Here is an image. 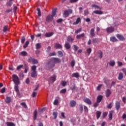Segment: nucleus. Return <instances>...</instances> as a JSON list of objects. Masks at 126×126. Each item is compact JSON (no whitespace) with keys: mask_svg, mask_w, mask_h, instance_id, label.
<instances>
[{"mask_svg":"<svg viewBox=\"0 0 126 126\" xmlns=\"http://www.w3.org/2000/svg\"><path fill=\"white\" fill-rule=\"evenodd\" d=\"M53 17L52 15H49L47 17H46V21H47L48 22H49V21H52V20H53Z\"/></svg>","mask_w":126,"mask_h":126,"instance_id":"obj_12","label":"nucleus"},{"mask_svg":"<svg viewBox=\"0 0 126 126\" xmlns=\"http://www.w3.org/2000/svg\"><path fill=\"white\" fill-rule=\"evenodd\" d=\"M81 28L79 29L78 30L76 31L75 32V33H76V34H78V33H80V32H81Z\"/></svg>","mask_w":126,"mask_h":126,"instance_id":"obj_51","label":"nucleus"},{"mask_svg":"<svg viewBox=\"0 0 126 126\" xmlns=\"http://www.w3.org/2000/svg\"><path fill=\"white\" fill-rule=\"evenodd\" d=\"M102 99H103V96L100 95H98L97 97V103H100L101 101H102Z\"/></svg>","mask_w":126,"mask_h":126,"instance_id":"obj_15","label":"nucleus"},{"mask_svg":"<svg viewBox=\"0 0 126 126\" xmlns=\"http://www.w3.org/2000/svg\"><path fill=\"white\" fill-rule=\"evenodd\" d=\"M14 89L16 92H18V91H19V89H18V84H16L15 85Z\"/></svg>","mask_w":126,"mask_h":126,"instance_id":"obj_40","label":"nucleus"},{"mask_svg":"<svg viewBox=\"0 0 126 126\" xmlns=\"http://www.w3.org/2000/svg\"><path fill=\"white\" fill-rule=\"evenodd\" d=\"M108 115V113L107 112H104L103 113V117L105 118V117H107V115Z\"/></svg>","mask_w":126,"mask_h":126,"instance_id":"obj_59","label":"nucleus"},{"mask_svg":"<svg viewBox=\"0 0 126 126\" xmlns=\"http://www.w3.org/2000/svg\"><path fill=\"white\" fill-rule=\"evenodd\" d=\"M92 7H94L95 9H100L101 10L102 8L101 7H99V6L96 5V4H93L92 5Z\"/></svg>","mask_w":126,"mask_h":126,"instance_id":"obj_21","label":"nucleus"},{"mask_svg":"<svg viewBox=\"0 0 126 126\" xmlns=\"http://www.w3.org/2000/svg\"><path fill=\"white\" fill-rule=\"evenodd\" d=\"M81 37H84V33H81V34L77 35L76 38L77 39H80Z\"/></svg>","mask_w":126,"mask_h":126,"instance_id":"obj_36","label":"nucleus"},{"mask_svg":"<svg viewBox=\"0 0 126 126\" xmlns=\"http://www.w3.org/2000/svg\"><path fill=\"white\" fill-rule=\"evenodd\" d=\"M11 4H12V3L11 2V1H8L7 2V6H11Z\"/></svg>","mask_w":126,"mask_h":126,"instance_id":"obj_50","label":"nucleus"},{"mask_svg":"<svg viewBox=\"0 0 126 126\" xmlns=\"http://www.w3.org/2000/svg\"><path fill=\"white\" fill-rule=\"evenodd\" d=\"M81 19H80V18H78L76 19V21L73 23V25H77V24H78L79 22H81Z\"/></svg>","mask_w":126,"mask_h":126,"instance_id":"obj_14","label":"nucleus"},{"mask_svg":"<svg viewBox=\"0 0 126 126\" xmlns=\"http://www.w3.org/2000/svg\"><path fill=\"white\" fill-rule=\"evenodd\" d=\"M53 115L54 117V119H57V117H58V113L57 112H54Z\"/></svg>","mask_w":126,"mask_h":126,"instance_id":"obj_49","label":"nucleus"},{"mask_svg":"<svg viewBox=\"0 0 126 126\" xmlns=\"http://www.w3.org/2000/svg\"><path fill=\"white\" fill-rule=\"evenodd\" d=\"M22 67H23V65H19L17 67V70H19V69H20V68H22Z\"/></svg>","mask_w":126,"mask_h":126,"instance_id":"obj_52","label":"nucleus"},{"mask_svg":"<svg viewBox=\"0 0 126 126\" xmlns=\"http://www.w3.org/2000/svg\"><path fill=\"white\" fill-rule=\"evenodd\" d=\"M20 56H22L23 57H24L27 55V52L26 51H22L19 53Z\"/></svg>","mask_w":126,"mask_h":126,"instance_id":"obj_26","label":"nucleus"},{"mask_svg":"<svg viewBox=\"0 0 126 126\" xmlns=\"http://www.w3.org/2000/svg\"><path fill=\"white\" fill-rule=\"evenodd\" d=\"M61 63V60L60 59L54 58H52L51 60L47 64V66L51 68L52 67H54L56 63Z\"/></svg>","mask_w":126,"mask_h":126,"instance_id":"obj_1","label":"nucleus"},{"mask_svg":"<svg viewBox=\"0 0 126 126\" xmlns=\"http://www.w3.org/2000/svg\"><path fill=\"white\" fill-rule=\"evenodd\" d=\"M21 106H23V107H24V108H27V105H26V104L25 103V102H22L21 103Z\"/></svg>","mask_w":126,"mask_h":126,"instance_id":"obj_45","label":"nucleus"},{"mask_svg":"<svg viewBox=\"0 0 126 126\" xmlns=\"http://www.w3.org/2000/svg\"><path fill=\"white\" fill-rule=\"evenodd\" d=\"M77 1H78V0H70V2H71V3H73Z\"/></svg>","mask_w":126,"mask_h":126,"instance_id":"obj_55","label":"nucleus"},{"mask_svg":"<svg viewBox=\"0 0 126 126\" xmlns=\"http://www.w3.org/2000/svg\"><path fill=\"white\" fill-rule=\"evenodd\" d=\"M121 107L120 103L119 101H117L116 102V108L117 110H120V108Z\"/></svg>","mask_w":126,"mask_h":126,"instance_id":"obj_20","label":"nucleus"},{"mask_svg":"<svg viewBox=\"0 0 126 126\" xmlns=\"http://www.w3.org/2000/svg\"><path fill=\"white\" fill-rule=\"evenodd\" d=\"M67 41H68V42H72V41H73V39L71 37V36H68L67 37Z\"/></svg>","mask_w":126,"mask_h":126,"instance_id":"obj_34","label":"nucleus"},{"mask_svg":"<svg viewBox=\"0 0 126 126\" xmlns=\"http://www.w3.org/2000/svg\"><path fill=\"white\" fill-rule=\"evenodd\" d=\"M50 57H52L53 56H56V52H52L49 54Z\"/></svg>","mask_w":126,"mask_h":126,"instance_id":"obj_54","label":"nucleus"},{"mask_svg":"<svg viewBox=\"0 0 126 126\" xmlns=\"http://www.w3.org/2000/svg\"><path fill=\"white\" fill-rule=\"evenodd\" d=\"M94 13L95 14H103V12L101 10H95L94 11Z\"/></svg>","mask_w":126,"mask_h":126,"instance_id":"obj_24","label":"nucleus"},{"mask_svg":"<svg viewBox=\"0 0 126 126\" xmlns=\"http://www.w3.org/2000/svg\"><path fill=\"white\" fill-rule=\"evenodd\" d=\"M36 94H37V93L33 92L32 94V96L35 97V96H36Z\"/></svg>","mask_w":126,"mask_h":126,"instance_id":"obj_62","label":"nucleus"},{"mask_svg":"<svg viewBox=\"0 0 126 126\" xmlns=\"http://www.w3.org/2000/svg\"><path fill=\"white\" fill-rule=\"evenodd\" d=\"M72 77H76V78H78L79 77V74L78 73H74L72 75Z\"/></svg>","mask_w":126,"mask_h":126,"instance_id":"obj_27","label":"nucleus"},{"mask_svg":"<svg viewBox=\"0 0 126 126\" xmlns=\"http://www.w3.org/2000/svg\"><path fill=\"white\" fill-rule=\"evenodd\" d=\"M28 45H29V41H27L25 43V44L23 46L24 49H26V48L28 47Z\"/></svg>","mask_w":126,"mask_h":126,"instance_id":"obj_39","label":"nucleus"},{"mask_svg":"<svg viewBox=\"0 0 126 126\" xmlns=\"http://www.w3.org/2000/svg\"><path fill=\"white\" fill-rule=\"evenodd\" d=\"M62 86H65L66 85V81H63L61 83Z\"/></svg>","mask_w":126,"mask_h":126,"instance_id":"obj_46","label":"nucleus"},{"mask_svg":"<svg viewBox=\"0 0 126 126\" xmlns=\"http://www.w3.org/2000/svg\"><path fill=\"white\" fill-rule=\"evenodd\" d=\"M84 110L85 112H88V108L85 106H84Z\"/></svg>","mask_w":126,"mask_h":126,"instance_id":"obj_56","label":"nucleus"},{"mask_svg":"<svg viewBox=\"0 0 126 126\" xmlns=\"http://www.w3.org/2000/svg\"><path fill=\"white\" fill-rule=\"evenodd\" d=\"M122 70L125 73V74H126V68H123L122 69Z\"/></svg>","mask_w":126,"mask_h":126,"instance_id":"obj_61","label":"nucleus"},{"mask_svg":"<svg viewBox=\"0 0 126 126\" xmlns=\"http://www.w3.org/2000/svg\"><path fill=\"white\" fill-rule=\"evenodd\" d=\"M106 30L107 33H112V32H114L115 29L114 28V27H111L107 28Z\"/></svg>","mask_w":126,"mask_h":126,"instance_id":"obj_7","label":"nucleus"},{"mask_svg":"<svg viewBox=\"0 0 126 126\" xmlns=\"http://www.w3.org/2000/svg\"><path fill=\"white\" fill-rule=\"evenodd\" d=\"M25 42V37H23L21 39V43L23 44Z\"/></svg>","mask_w":126,"mask_h":126,"instance_id":"obj_58","label":"nucleus"},{"mask_svg":"<svg viewBox=\"0 0 126 126\" xmlns=\"http://www.w3.org/2000/svg\"><path fill=\"white\" fill-rule=\"evenodd\" d=\"M65 92H66V89H62L61 91H60V93H62V94H64L65 93Z\"/></svg>","mask_w":126,"mask_h":126,"instance_id":"obj_47","label":"nucleus"},{"mask_svg":"<svg viewBox=\"0 0 126 126\" xmlns=\"http://www.w3.org/2000/svg\"><path fill=\"white\" fill-rule=\"evenodd\" d=\"M53 35H54V32H46L45 33V37H51V36H53Z\"/></svg>","mask_w":126,"mask_h":126,"instance_id":"obj_17","label":"nucleus"},{"mask_svg":"<svg viewBox=\"0 0 126 126\" xmlns=\"http://www.w3.org/2000/svg\"><path fill=\"white\" fill-rule=\"evenodd\" d=\"M102 86H103V85H102V84L99 85L96 87V90H97L98 91H100V90H101V88L102 87Z\"/></svg>","mask_w":126,"mask_h":126,"instance_id":"obj_43","label":"nucleus"},{"mask_svg":"<svg viewBox=\"0 0 126 126\" xmlns=\"http://www.w3.org/2000/svg\"><path fill=\"white\" fill-rule=\"evenodd\" d=\"M70 64L71 66H72V67H73L74 65H75V61L74 60L72 61L70 63Z\"/></svg>","mask_w":126,"mask_h":126,"instance_id":"obj_41","label":"nucleus"},{"mask_svg":"<svg viewBox=\"0 0 126 126\" xmlns=\"http://www.w3.org/2000/svg\"><path fill=\"white\" fill-rule=\"evenodd\" d=\"M31 68L32 70V72L31 73L32 77H35V76H37V71H36V68H37V67L36 65H33L32 66Z\"/></svg>","mask_w":126,"mask_h":126,"instance_id":"obj_3","label":"nucleus"},{"mask_svg":"<svg viewBox=\"0 0 126 126\" xmlns=\"http://www.w3.org/2000/svg\"><path fill=\"white\" fill-rule=\"evenodd\" d=\"M86 51H87V53L88 54V56H89L92 50L91 49V48H88Z\"/></svg>","mask_w":126,"mask_h":126,"instance_id":"obj_44","label":"nucleus"},{"mask_svg":"<svg viewBox=\"0 0 126 126\" xmlns=\"http://www.w3.org/2000/svg\"><path fill=\"white\" fill-rule=\"evenodd\" d=\"M38 13L37 14L39 16H41V11H40V8H37V9Z\"/></svg>","mask_w":126,"mask_h":126,"instance_id":"obj_53","label":"nucleus"},{"mask_svg":"<svg viewBox=\"0 0 126 126\" xmlns=\"http://www.w3.org/2000/svg\"><path fill=\"white\" fill-rule=\"evenodd\" d=\"M105 94H106V97H108L110 96V95H111V94H112V92H111V90L108 89L106 90L105 92Z\"/></svg>","mask_w":126,"mask_h":126,"instance_id":"obj_13","label":"nucleus"},{"mask_svg":"<svg viewBox=\"0 0 126 126\" xmlns=\"http://www.w3.org/2000/svg\"><path fill=\"white\" fill-rule=\"evenodd\" d=\"M8 26H5L4 27H3V32H6V31H7L8 30Z\"/></svg>","mask_w":126,"mask_h":126,"instance_id":"obj_42","label":"nucleus"},{"mask_svg":"<svg viewBox=\"0 0 126 126\" xmlns=\"http://www.w3.org/2000/svg\"><path fill=\"white\" fill-rule=\"evenodd\" d=\"M108 117H109V120H110V121L112 120V119H113V111H110L109 112Z\"/></svg>","mask_w":126,"mask_h":126,"instance_id":"obj_28","label":"nucleus"},{"mask_svg":"<svg viewBox=\"0 0 126 126\" xmlns=\"http://www.w3.org/2000/svg\"><path fill=\"white\" fill-rule=\"evenodd\" d=\"M123 78H124V74H123V73L122 72L119 73V76H118L119 80H122Z\"/></svg>","mask_w":126,"mask_h":126,"instance_id":"obj_18","label":"nucleus"},{"mask_svg":"<svg viewBox=\"0 0 126 126\" xmlns=\"http://www.w3.org/2000/svg\"><path fill=\"white\" fill-rule=\"evenodd\" d=\"M122 119H123V120H125V119H126V114H124L122 116Z\"/></svg>","mask_w":126,"mask_h":126,"instance_id":"obj_64","label":"nucleus"},{"mask_svg":"<svg viewBox=\"0 0 126 126\" xmlns=\"http://www.w3.org/2000/svg\"><path fill=\"white\" fill-rule=\"evenodd\" d=\"M70 105L71 107H74L76 105V102L74 100H71L70 101Z\"/></svg>","mask_w":126,"mask_h":126,"instance_id":"obj_16","label":"nucleus"},{"mask_svg":"<svg viewBox=\"0 0 126 126\" xmlns=\"http://www.w3.org/2000/svg\"><path fill=\"white\" fill-rule=\"evenodd\" d=\"M116 36L120 41H124L125 39V37L121 34H117Z\"/></svg>","mask_w":126,"mask_h":126,"instance_id":"obj_8","label":"nucleus"},{"mask_svg":"<svg viewBox=\"0 0 126 126\" xmlns=\"http://www.w3.org/2000/svg\"><path fill=\"white\" fill-rule=\"evenodd\" d=\"M11 101V99L10 98V97L7 96L6 98V102L8 104Z\"/></svg>","mask_w":126,"mask_h":126,"instance_id":"obj_38","label":"nucleus"},{"mask_svg":"<svg viewBox=\"0 0 126 126\" xmlns=\"http://www.w3.org/2000/svg\"><path fill=\"white\" fill-rule=\"evenodd\" d=\"M110 41L111 42H117V41H118V39H117L115 37L113 36L110 37Z\"/></svg>","mask_w":126,"mask_h":126,"instance_id":"obj_31","label":"nucleus"},{"mask_svg":"<svg viewBox=\"0 0 126 126\" xmlns=\"http://www.w3.org/2000/svg\"><path fill=\"white\" fill-rule=\"evenodd\" d=\"M56 78H57V76L56 75H53L51 76L48 79V82L49 84H52V83H54V82H55Z\"/></svg>","mask_w":126,"mask_h":126,"instance_id":"obj_4","label":"nucleus"},{"mask_svg":"<svg viewBox=\"0 0 126 126\" xmlns=\"http://www.w3.org/2000/svg\"><path fill=\"white\" fill-rule=\"evenodd\" d=\"M72 13V10L68 9V10H65L63 13L64 17H67L69 14H71Z\"/></svg>","mask_w":126,"mask_h":126,"instance_id":"obj_5","label":"nucleus"},{"mask_svg":"<svg viewBox=\"0 0 126 126\" xmlns=\"http://www.w3.org/2000/svg\"><path fill=\"white\" fill-rule=\"evenodd\" d=\"M5 92V88H3L1 90V93H4Z\"/></svg>","mask_w":126,"mask_h":126,"instance_id":"obj_57","label":"nucleus"},{"mask_svg":"<svg viewBox=\"0 0 126 126\" xmlns=\"http://www.w3.org/2000/svg\"><path fill=\"white\" fill-rule=\"evenodd\" d=\"M95 30L94 29H92L90 32V34L91 36V37H93L94 36H95V32H94Z\"/></svg>","mask_w":126,"mask_h":126,"instance_id":"obj_11","label":"nucleus"},{"mask_svg":"<svg viewBox=\"0 0 126 126\" xmlns=\"http://www.w3.org/2000/svg\"><path fill=\"white\" fill-rule=\"evenodd\" d=\"M65 48H66L67 50H68V49L70 48V45H69V43L66 42L65 44Z\"/></svg>","mask_w":126,"mask_h":126,"instance_id":"obj_33","label":"nucleus"},{"mask_svg":"<svg viewBox=\"0 0 126 126\" xmlns=\"http://www.w3.org/2000/svg\"><path fill=\"white\" fill-rule=\"evenodd\" d=\"M41 47H42V46L40 43H36L35 44L36 49H41Z\"/></svg>","mask_w":126,"mask_h":126,"instance_id":"obj_37","label":"nucleus"},{"mask_svg":"<svg viewBox=\"0 0 126 126\" xmlns=\"http://www.w3.org/2000/svg\"><path fill=\"white\" fill-rule=\"evenodd\" d=\"M79 110L80 111V112L82 113L83 111V106H82V104H80L79 105Z\"/></svg>","mask_w":126,"mask_h":126,"instance_id":"obj_32","label":"nucleus"},{"mask_svg":"<svg viewBox=\"0 0 126 126\" xmlns=\"http://www.w3.org/2000/svg\"><path fill=\"white\" fill-rule=\"evenodd\" d=\"M55 48L56 49H62V48H63V46H62V45L60 44L56 43L55 45Z\"/></svg>","mask_w":126,"mask_h":126,"instance_id":"obj_19","label":"nucleus"},{"mask_svg":"<svg viewBox=\"0 0 126 126\" xmlns=\"http://www.w3.org/2000/svg\"><path fill=\"white\" fill-rule=\"evenodd\" d=\"M115 61L112 60L109 63V64L110 65V66H114L115 64Z\"/></svg>","mask_w":126,"mask_h":126,"instance_id":"obj_25","label":"nucleus"},{"mask_svg":"<svg viewBox=\"0 0 126 126\" xmlns=\"http://www.w3.org/2000/svg\"><path fill=\"white\" fill-rule=\"evenodd\" d=\"M118 64L119 66H122V65H123V63H122L121 62H118Z\"/></svg>","mask_w":126,"mask_h":126,"instance_id":"obj_60","label":"nucleus"},{"mask_svg":"<svg viewBox=\"0 0 126 126\" xmlns=\"http://www.w3.org/2000/svg\"><path fill=\"white\" fill-rule=\"evenodd\" d=\"M96 118L97 119H99V118H100V116H101V112L100 111H97L96 113Z\"/></svg>","mask_w":126,"mask_h":126,"instance_id":"obj_35","label":"nucleus"},{"mask_svg":"<svg viewBox=\"0 0 126 126\" xmlns=\"http://www.w3.org/2000/svg\"><path fill=\"white\" fill-rule=\"evenodd\" d=\"M97 56L99 59H102V58H103V53H102V51H98Z\"/></svg>","mask_w":126,"mask_h":126,"instance_id":"obj_22","label":"nucleus"},{"mask_svg":"<svg viewBox=\"0 0 126 126\" xmlns=\"http://www.w3.org/2000/svg\"><path fill=\"white\" fill-rule=\"evenodd\" d=\"M30 82V81L29 80V78H28L26 80V83L28 84Z\"/></svg>","mask_w":126,"mask_h":126,"instance_id":"obj_63","label":"nucleus"},{"mask_svg":"<svg viewBox=\"0 0 126 126\" xmlns=\"http://www.w3.org/2000/svg\"><path fill=\"white\" fill-rule=\"evenodd\" d=\"M59 57H63V54L62 51H58Z\"/></svg>","mask_w":126,"mask_h":126,"instance_id":"obj_48","label":"nucleus"},{"mask_svg":"<svg viewBox=\"0 0 126 126\" xmlns=\"http://www.w3.org/2000/svg\"><path fill=\"white\" fill-rule=\"evenodd\" d=\"M29 63H32V64H36L38 63V61L34 58L30 57L28 60Z\"/></svg>","mask_w":126,"mask_h":126,"instance_id":"obj_6","label":"nucleus"},{"mask_svg":"<svg viewBox=\"0 0 126 126\" xmlns=\"http://www.w3.org/2000/svg\"><path fill=\"white\" fill-rule=\"evenodd\" d=\"M12 80L15 85L20 84V81H19V78H18V76H17V75H16V74H13L12 75Z\"/></svg>","mask_w":126,"mask_h":126,"instance_id":"obj_2","label":"nucleus"},{"mask_svg":"<svg viewBox=\"0 0 126 126\" xmlns=\"http://www.w3.org/2000/svg\"><path fill=\"white\" fill-rule=\"evenodd\" d=\"M59 100H60V97L57 96L55 98V100L54 101V102H53L54 105H58V104H59Z\"/></svg>","mask_w":126,"mask_h":126,"instance_id":"obj_10","label":"nucleus"},{"mask_svg":"<svg viewBox=\"0 0 126 126\" xmlns=\"http://www.w3.org/2000/svg\"><path fill=\"white\" fill-rule=\"evenodd\" d=\"M84 101L85 103H86L87 104H88V105H91L92 104L91 100H90L89 98H84Z\"/></svg>","mask_w":126,"mask_h":126,"instance_id":"obj_9","label":"nucleus"},{"mask_svg":"<svg viewBox=\"0 0 126 126\" xmlns=\"http://www.w3.org/2000/svg\"><path fill=\"white\" fill-rule=\"evenodd\" d=\"M6 125L7 126H15V124L12 122H6Z\"/></svg>","mask_w":126,"mask_h":126,"instance_id":"obj_23","label":"nucleus"},{"mask_svg":"<svg viewBox=\"0 0 126 126\" xmlns=\"http://www.w3.org/2000/svg\"><path fill=\"white\" fill-rule=\"evenodd\" d=\"M56 13H57V8H54L52 10V14L51 16H52L53 17L56 15Z\"/></svg>","mask_w":126,"mask_h":126,"instance_id":"obj_30","label":"nucleus"},{"mask_svg":"<svg viewBox=\"0 0 126 126\" xmlns=\"http://www.w3.org/2000/svg\"><path fill=\"white\" fill-rule=\"evenodd\" d=\"M37 119V110H35L33 112V120H36Z\"/></svg>","mask_w":126,"mask_h":126,"instance_id":"obj_29","label":"nucleus"}]
</instances>
